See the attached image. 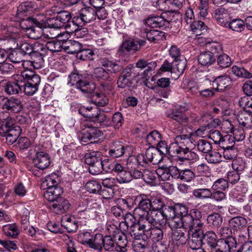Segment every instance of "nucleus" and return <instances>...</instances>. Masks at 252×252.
<instances>
[{
	"mask_svg": "<svg viewBox=\"0 0 252 252\" xmlns=\"http://www.w3.org/2000/svg\"><path fill=\"white\" fill-rule=\"evenodd\" d=\"M89 113L92 116L88 117L85 124V128L81 132L79 136L83 144L93 143L103 134L98 129L100 126H109L111 124L110 119L103 112H101L97 107H90Z\"/></svg>",
	"mask_w": 252,
	"mask_h": 252,
	"instance_id": "nucleus-1",
	"label": "nucleus"
},
{
	"mask_svg": "<svg viewBox=\"0 0 252 252\" xmlns=\"http://www.w3.org/2000/svg\"><path fill=\"white\" fill-rule=\"evenodd\" d=\"M135 218L130 213L126 215L125 220L127 227H129L128 233L129 235L136 240H140L142 238L148 239L150 226H147L146 221L139 218H138V222H135Z\"/></svg>",
	"mask_w": 252,
	"mask_h": 252,
	"instance_id": "nucleus-2",
	"label": "nucleus"
},
{
	"mask_svg": "<svg viewBox=\"0 0 252 252\" xmlns=\"http://www.w3.org/2000/svg\"><path fill=\"white\" fill-rule=\"evenodd\" d=\"M69 83L83 94H92L95 89V84L87 80V75L74 69L69 75Z\"/></svg>",
	"mask_w": 252,
	"mask_h": 252,
	"instance_id": "nucleus-3",
	"label": "nucleus"
},
{
	"mask_svg": "<svg viewBox=\"0 0 252 252\" xmlns=\"http://www.w3.org/2000/svg\"><path fill=\"white\" fill-rule=\"evenodd\" d=\"M21 127L13 123L11 120H7L0 127V135L5 137L6 142L11 145L14 144L21 134Z\"/></svg>",
	"mask_w": 252,
	"mask_h": 252,
	"instance_id": "nucleus-4",
	"label": "nucleus"
},
{
	"mask_svg": "<svg viewBox=\"0 0 252 252\" xmlns=\"http://www.w3.org/2000/svg\"><path fill=\"white\" fill-rule=\"evenodd\" d=\"M41 148L42 146H35L29 150V155L30 156L33 152L35 153V156L32 159L34 166L40 170H44L50 165L51 158L47 153L41 151Z\"/></svg>",
	"mask_w": 252,
	"mask_h": 252,
	"instance_id": "nucleus-5",
	"label": "nucleus"
},
{
	"mask_svg": "<svg viewBox=\"0 0 252 252\" xmlns=\"http://www.w3.org/2000/svg\"><path fill=\"white\" fill-rule=\"evenodd\" d=\"M27 22L31 23L32 25H35L39 31L37 32H42V35L44 38L53 39L58 36L59 33L55 32V29L51 27H46L42 29L43 27H46L45 20L44 16L42 15H38L35 17L28 18Z\"/></svg>",
	"mask_w": 252,
	"mask_h": 252,
	"instance_id": "nucleus-6",
	"label": "nucleus"
},
{
	"mask_svg": "<svg viewBox=\"0 0 252 252\" xmlns=\"http://www.w3.org/2000/svg\"><path fill=\"white\" fill-rule=\"evenodd\" d=\"M177 15L175 10L168 9L161 14L160 16L153 17L147 20L148 25L153 28H159L164 29L168 27L169 23L171 22Z\"/></svg>",
	"mask_w": 252,
	"mask_h": 252,
	"instance_id": "nucleus-7",
	"label": "nucleus"
},
{
	"mask_svg": "<svg viewBox=\"0 0 252 252\" xmlns=\"http://www.w3.org/2000/svg\"><path fill=\"white\" fill-rule=\"evenodd\" d=\"M85 162L89 165V172L92 175H97L101 172V158L99 152L92 151L87 153L85 156Z\"/></svg>",
	"mask_w": 252,
	"mask_h": 252,
	"instance_id": "nucleus-8",
	"label": "nucleus"
},
{
	"mask_svg": "<svg viewBox=\"0 0 252 252\" xmlns=\"http://www.w3.org/2000/svg\"><path fill=\"white\" fill-rule=\"evenodd\" d=\"M195 218L193 215L189 213L181 220V226L185 229H189L190 232L192 230H196L198 228H202L203 223L200 219L201 218V212L199 211H194Z\"/></svg>",
	"mask_w": 252,
	"mask_h": 252,
	"instance_id": "nucleus-9",
	"label": "nucleus"
},
{
	"mask_svg": "<svg viewBox=\"0 0 252 252\" xmlns=\"http://www.w3.org/2000/svg\"><path fill=\"white\" fill-rule=\"evenodd\" d=\"M137 200H139L138 206L134 209L133 216L145 220L152 210L151 200L145 195L139 196Z\"/></svg>",
	"mask_w": 252,
	"mask_h": 252,
	"instance_id": "nucleus-10",
	"label": "nucleus"
},
{
	"mask_svg": "<svg viewBox=\"0 0 252 252\" xmlns=\"http://www.w3.org/2000/svg\"><path fill=\"white\" fill-rule=\"evenodd\" d=\"M0 105L2 109L10 113H19L23 108L21 100L14 97L0 96Z\"/></svg>",
	"mask_w": 252,
	"mask_h": 252,
	"instance_id": "nucleus-11",
	"label": "nucleus"
},
{
	"mask_svg": "<svg viewBox=\"0 0 252 252\" xmlns=\"http://www.w3.org/2000/svg\"><path fill=\"white\" fill-rule=\"evenodd\" d=\"M134 71L135 67L132 64L126 67L122 71L117 81L118 87L123 89L126 87H130L137 76Z\"/></svg>",
	"mask_w": 252,
	"mask_h": 252,
	"instance_id": "nucleus-12",
	"label": "nucleus"
},
{
	"mask_svg": "<svg viewBox=\"0 0 252 252\" xmlns=\"http://www.w3.org/2000/svg\"><path fill=\"white\" fill-rule=\"evenodd\" d=\"M95 9L90 6L81 8L77 15L76 22L81 23L83 26L86 24L92 22L95 20Z\"/></svg>",
	"mask_w": 252,
	"mask_h": 252,
	"instance_id": "nucleus-13",
	"label": "nucleus"
},
{
	"mask_svg": "<svg viewBox=\"0 0 252 252\" xmlns=\"http://www.w3.org/2000/svg\"><path fill=\"white\" fill-rule=\"evenodd\" d=\"M189 248L192 250H199L203 246V231L202 228H198L192 233L188 234V240Z\"/></svg>",
	"mask_w": 252,
	"mask_h": 252,
	"instance_id": "nucleus-14",
	"label": "nucleus"
},
{
	"mask_svg": "<svg viewBox=\"0 0 252 252\" xmlns=\"http://www.w3.org/2000/svg\"><path fill=\"white\" fill-rule=\"evenodd\" d=\"M49 208L53 212L57 214H62L70 210L71 204L68 200L62 197L50 202Z\"/></svg>",
	"mask_w": 252,
	"mask_h": 252,
	"instance_id": "nucleus-15",
	"label": "nucleus"
},
{
	"mask_svg": "<svg viewBox=\"0 0 252 252\" xmlns=\"http://www.w3.org/2000/svg\"><path fill=\"white\" fill-rule=\"evenodd\" d=\"M145 220L148 223L153 226L159 224L165 226L166 221L163 214V210H151L149 214L145 218Z\"/></svg>",
	"mask_w": 252,
	"mask_h": 252,
	"instance_id": "nucleus-16",
	"label": "nucleus"
},
{
	"mask_svg": "<svg viewBox=\"0 0 252 252\" xmlns=\"http://www.w3.org/2000/svg\"><path fill=\"white\" fill-rule=\"evenodd\" d=\"M171 227L172 229V238L173 241L177 242L178 245H183L186 243L188 240V235L186 234V231L184 228L181 227H178L179 225Z\"/></svg>",
	"mask_w": 252,
	"mask_h": 252,
	"instance_id": "nucleus-17",
	"label": "nucleus"
},
{
	"mask_svg": "<svg viewBox=\"0 0 252 252\" xmlns=\"http://www.w3.org/2000/svg\"><path fill=\"white\" fill-rule=\"evenodd\" d=\"M187 65V60L182 59H175L173 61V68L172 71V78L174 80L178 79L184 73Z\"/></svg>",
	"mask_w": 252,
	"mask_h": 252,
	"instance_id": "nucleus-18",
	"label": "nucleus"
},
{
	"mask_svg": "<svg viewBox=\"0 0 252 252\" xmlns=\"http://www.w3.org/2000/svg\"><path fill=\"white\" fill-rule=\"evenodd\" d=\"M114 231L110 232L113 238L117 242L118 246L120 248H125L128 244V240H130V236L128 233L126 234L120 231L114 225Z\"/></svg>",
	"mask_w": 252,
	"mask_h": 252,
	"instance_id": "nucleus-19",
	"label": "nucleus"
},
{
	"mask_svg": "<svg viewBox=\"0 0 252 252\" xmlns=\"http://www.w3.org/2000/svg\"><path fill=\"white\" fill-rule=\"evenodd\" d=\"M24 86V83L20 76L15 81L7 82L4 86V91L9 95L18 94L22 91Z\"/></svg>",
	"mask_w": 252,
	"mask_h": 252,
	"instance_id": "nucleus-20",
	"label": "nucleus"
},
{
	"mask_svg": "<svg viewBox=\"0 0 252 252\" xmlns=\"http://www.w3.org/2000/svg\"><path fill=\"white\" fill-rule=\"evenodd\" d=\"M174 150L171 151L172 153L175 154L178 151L185 150L186 147H189L191 146L190 136L187 135H179L176 136L175 139Z\"/></svg>",
	"mask_w": 252,
	"mask_h": 252,
	"instance_id": "nucleus-21",
	"label": "nucleus"
},
{
	"mask_svg": "<svg viewBox=\"0 0 252 252\" xmlns=\"http://www.w3.org/2000/svg\"><path fill=\"white\" fill-rule=\"evenodd\" d=\"M232 80L226 75L220 76L214 79L212 82L213 89L217 92L224 91L231 85Z\"/></svg>",
	"mask_w": 252,
	"mask_h": 252,
	"instance_id": "nucleus-22",
	"label": "nucleus"
},
{
	"mask_svg": "<svg viewBox=\"0 0 252 252\" xmlns=\"http://www.w3.org/2000/svg\"><path fill=\"white\" fill-rule=\"evenodd\" d=\"M21 79H23V82H26L28 84L39 86L40 82V77L35 73L32 70H25L22 71L20 75Z\"/></svg>",
	"mask_w": 252,
	"mask_h": 252,
	"instance_id": "nucleus-23",
	"label": "nucleus"
},
{
	"mask_svg": "<svg viewBox=\"0 0 252 252\" xmlns=\"http://www.w3.org/2000/svg\"><path fill=\"white\" fill-rule=\"evenodd\" d=\"M203 246L206 249L211 250L216 249L218 246V241L216 233L212 231L203 233Z\"/></svg>",
	"mask_w": 252,
	"mask_h": 252,
	"instance_id": "nucleus-24",
	"label": "nucleus"
},
{
	"mask_svg": "<svg viewBox=\"0 0 252 252\" xmlns=\"http://www.w3.org/2000/svg\"><path fill=\"white\" fill-rule=\"evenodd\" d=\"M175 157H177L181 161L186 160L195 161L199 159V156L195 152L190 150V147H186L185 150L177 151L175 153Z\"/></svg>",
	"mask_w": 252,
	"mask_h": 252,
	"instance_id": "nucleus-25",
	"label": "nucleus"
},
{
	"mask_svg": "<svg viewBox=\"0 0 252 252\" xmlns=\"http://www.w3.org/2000/svg\"><path fill=\"white\" fill-rule=\"evenodd\" d=\"M115 172L117 173V179L120 183H128L132 179V173L125 169V168L120 165L114 166Z\"/></svg>",
	"mask_w": 252,
	"mask_h": 252,
	"instance_id": "nucleus-26",
	"label": "nucleus"
},
{
	"mask_svg": "<svg viewBox=\"0 0 252 252\" xmlns=\"http://www.w3.org/2000/svg\"><path fill=\"white\" fill-rule=\"evenodd\" d=\"M83 244L88 245L93 249L100 252L102 249L103 236L101 234H96L94 237L85 240Z\"/></svg>",
	"mask_w": 252,
	"mask_h": 252,
	"instance_id": "nucleus-27",
	"label": "nucleus"
},
{
	"mask_svg": "<svg viewBox=\"0 0 252 252\" xmlns=\"http://www.w3.org/2000/svg\"><path fill=\"white\" fill-rule=\"evenodd\" d=\"M214 17L217 23L222 27H226L228 24L229 18L227 11L223 7H220L214 11Z\"/></svg>",
	"mask_w": 252,
	"mask_h": 252,
	"instance_id": "nucleus-28",
	"label": "nucleus"
},
{
	"mask_svg": "<svg viewBox=\"0 0 252 252\" xmlns=\"http://www.w3.org/2000/svg\"><path fill=\"white\" fill-rule=\"evenodd\" d=\"M165 114L167 117L173 119L180 125L187 124L189 121V118L186 114L176 110H167Z\"/></svg>",
	"mask_w": 252,
	"mask_h": 252,
	"instance_id": "nucleus-29",
	"label": "nucleus"
},
{
	"mask_svg": "<svg viewBox=\"0 0 252 252\" xmlns=\"http://www.w3.org/2000/svg\"><path fill=\"white\" fill-rule=\"evenodd\" d=\"M63 193L62 188L59 186H56L55 187L48 188L44 193V197L49 201L52 202L59 198H62L61 195Z\"/></svg>",
	"mask_w": 252,
	"mask_h": 252,
	"instance_id": "nucleus-30",
	"label": "nucleus"
},
{
	"mask_svg": "<svg viewBox=\"0 0 252 252\" xmlns=\"http://www.w3.org/2000/svg\"><path fill=\"white\" fill-rule=\"evenodd\" d=\"M214 53L210 51L203 52L198 57V61L202 66H209L215 63L216 58Z\"/></svg>",
	"mask_w": 252,
	"mask_h": 252,
	"instance_id": "nucleus-31",
	"label": "nucleus"
},
{
	"mask_svg": "<svg viewBox=\"0 0 252 252\" xmlns=\"http://www.w3.org/2000/svg\"><path fill=\"white\" fill-rule=\"evenodd\" d=\"M164 226H161V227L158 226L151 227H149V234L150 237L153 241L159 242L163 238L165 228Z\"/></svg>",
	"mask_w": 252,
	"mask_h": 252,
	"instance_id": "nucleus-32",
	"label": "nucleus"
},
{
	"mask_svg": "<svg viewBox=\"0 0 252 252\" xmlns=\"http://www.w3.org/2000/svg\"><path fill=\"white\" fill-rule=\"evenodd\" d=\"M220 250L225 252H230L231 249L236 247V242L233 237L229 238V239H220L218 241V246Z\"/></svg>",
	"mask_w": 252,
	"mask_h": 252,
	"instance_id": "nucleus-33",
	"label": "nucleus"
},
{
	"mask_svg": "<svg viewBox=\"0 0 252 252\" xmlns=\"http://www.w3.org/2000/svg\"><path fill=\"white\" fill-rule=\"evenodd\" d=\"M147 39L150 42L159 43L165 40V33L155 30H151L146 33Z\"/></svg>",
	"mask_w": 252,
	"mask_h": 252,
	"instance_id": "nucleus-34",
	"label": "nucleus"
},
{
	"mask_svg": "<svg viewBox=\"0 0 252 252\" xmlns=\"http://www.w3.org/2000/svg\"><path fill=\"white\" fill-rule=\"evenodd\" d=\"M81 44L76 41L69 40L63 43V49L68 54H73L79 52L81 49Z\"/></svg>",
	"mask_w": 252,
	"mask_h": 252,
	"instance_id": "nucleus-35",
	"label": "nucleus"
},
{
	"mask_svg": "<svg viewBox=\"0 0 252 252\" xmlns=\"http://www.w3.org/2000/svg\"><path fill=\"white\" fill-rule=\"evenodd\" d=\"M147 158L153 164H156L161 161L162 156L158 153V150L154 146L150 147L146 152Z\"/></svg>",
	"mask_w": 252,
	"mask_h": 252,
	"instance_id": "nucleus-36",
	"label": "nucleus"
},
{
	"mask_svg": "<svg viewBox=\"0 0 252 252\" xmlns=\"http://www.w3.org/2000/svg\"><path fill=\"white\" fill-rule=\"evenodd\" d=\"M125 153V147L120 142H114L108 152L110 157L116 158L122 156Z\"/></svg>",
	"mask_w": 252,
	"mask_h": 252,
	"instance_id": "nucleus-37",
	"label": "nucleus"
},
{
	"mask_svg": "<svg viewBox=\"0 0 252 252\" xmlns=\"http://www.w3.org/2000/svg\"><path fill=\"white\" fill-rule=\"evenodd\" d=\"M156 145L157 146L156 149L158 150L160 156L162 155L168 154L171 157H175V154H173L171 152V151L174 150V144H170L168 147L166 142L161 140Z\"/></svg>",
	"mask_w": 252,
	"mask_h": 252,
	"instance_id": "nucleus-38",
	"label": "nucleus"
},
{
	"mask_svg": "<svg viewBox=\"0 0 252 252\" xmlns=\"http://www.w3.org/2000/svg\"><path fill=\"white\" fill-rule=\"evenodd\" d=\"M247 222V220L245 218L237 216L231 219L229 221V224L234 230H238L245 227Z\"/></svg>",
	"mask_w": 252,
	"mask_h": 252,
	"instance_id": "nucleus-39",
	"label": "nucleus"
},
{
	"mask_svg": "<svg viewBox=\"0 0 252 252\" xmlns=\"http://www.w3.org/2000/svg\"><path fill=\"white\" fill-rule=\"evenodd\" d=\"M207 220L209 226L212 228L218 229L222 223L223 219L220 214L215 213L209 215Z\"/></svg>",
	"mask_w": 252,
	"mask_h": 252,
	"instance_id": "nucleus-40",
	"label": "nucleus"
},
{
	"mask_svg": "<svg viewBox=\"0 0 252 252\" xmlns=\"http://www.w3.org/2000/svg\"><path fill=\"white\" fill-rule=\"evenodd\" d=\"M32 146V142L27 137H21L14 143L15 148L21 153L24 152Z\"/></svg>",
	"mask_w": 252,
	"mask_h": 252,
	"instance_id": "nucleus-41",
	"label": "nucleus"
},
{
	"mask_svg": "<svg viewBox=\"0 0 252 252\" xmlns=\"http://www.w3.org/2000/svg\"><path fill=\"white\" fill-rule=\"evenodd\" d=\"M132 161L136 163L135 164L137 165V167L139 166L146 167L149 165V163H151L149 159L147 158L146 153L145 154H139L136 157L131 158L129 159L128 164L130 165Z\"/></svg>",
	"mask_w": 252,
	"mask_h": 252,
	"instance_id": "nucleus-42",
	"label": "nucleus"
},
{
	"mask_svg": "<svg viewBox=\"0 0 252 252\" xmlns=\"http://www.w3.org/2000/svg\"><path fill=\"white\" fill-rule=\"evenodd\" d=\"M233 143L231 145L227 146L225 144L221 143V148L223 149V157L226 159L233 160L237 155V149L233 147Z\"/></svg>",
	"mask_w": 252,
	"mask_h": 252,
	"instance_id": "nucleus-43",
	"label": "nucleus"
},
{
	"mask_svg": "<svg viewBox=\"0 0 252 252\" xmlns=\"http://www.w3.org/2000/svg\"><path fill=\"white\" fill-rule=\"evenodd\" d=\"M93 75L98 81H108L110 78V73L102 67L95 68Z\"/></svg>",
	"mask_w": 252,
	"mask_h": 252,
	"instance_id": "nucleus-44",
	"label": "nucleus"
},
{
	"mask_svg": "<svg viewBox=\"0 0 252 252\" xmlns=\"http://www.w3.org/2000/svg\"><path fill=\"white\" fill-rule=\"evenodd\" d=\"M238 120L240 125L247 128L252 127V113L245 112L238 116Z\"/></svg>",
	"mask_w": 252,
	"mask_h": 252,
	"instance_id": "nucleus-45",
	"label": "nucleus"
},
{
	"mask_svg": "<svg viewBox=\"0 0 252 252\" xmlns=\"http://www.w3.org/2000/svg\"><path fill=\"white\" fill-rule=\"evenodd\" d=\"M59 177L56 174L52 173L46 176L42 183V186L46 187L45 189L48 188L55 187L58 186Z\"/></svg>",
	"mask_w": 252,
	"mask_h": 252,
	"instance_id": "nucleus-46",
	"label": "nucleus"
},
{
	"mask_svg": "<svg viewBox=\"0 0 252 252\" xmlns=\"http://www.w3.org/2000/svg\"><path fill=\"white\" fill-rule=\"evenodd\" d=\"M193 196L199 199H205L211 198L212 191L208 188H201L194 189L192 192Z\"/></svg>",
	"mask_w": 252,
	"mask_h": 252,
	"instance_id": "nucleus-47",
	"label": "nucleus"
},
{
	"mask_svg": "<svg viewBox=\"0 0 252 252\" xmlns=\"http://www.w3.org/2000/svg\"><path fill=\"white\" fill-rule=\"evenodd\" d=\"M35 9V5L32 2L22 3L17 8V15L19 17L24 16L25 13L28 11H32Z\"/></svg>",
	"mask_w": 252,
	"mask_h": 252,
	"instance_id": "nucleus-48",
	"label": "nucleus"
},
{
	"mask_svg": "<svg viewBox=\"0 0 252 252\" xmlns=\"http://www.w3.org/2000/svg\"><path fill=\"white\" fill-rule=\"evenodd\" d=\"M174 2V0H158L156 1H153L152 4L158 9L161 11H168L170 9V6Z\"/></svg>",
	"mask_w": 252,
	"mask_h": 252,
	"instance_id": "nucleus-49",
	"label": "nucleus"
},
{
	"mask_svg": "<svg viewBox=\"0 0 252 252\" xmlns=\"http://www.w3.org/2000/svg\"><path fill=\"white\" fill-rule=\"evenodd\" d=\"M190 29L194 34L200 35L203 32L206 30L207 26L201 21H194L189 25Z\"/></svg>",
	"mask_w": 252,
	"mask_h": 252,
	"instance_id": "nucleus-50",
	"label": "nucleus"
},
{
	"mask_svg": "<svg viewBox=\"0 0 252 252\" xmlns=\"http://www.w3.org/2000/svg\"><path fill=\"white\" fill-rule=\"evenodd\" d=\"M94 55L93 50L90 49H80L79 52L76 54L77 59L81 61H87L94 60Z\"/></svg>",
	"mask_w": 252,
	"mask_h": 252,
	"instance_id": "nucleus-51",
	"label": "nucleus"
},
{
	"mask_svg": "<svg viewBox=\"0 0 252 252\" xmlns=\"http://www.w3.org/2000/svg\"><path fill=\"white\" fill-rule=\"evenodd\" d=\"M31 60L30 61L31 65L35 69H39L44 65V56L32 53L30 56Z\"/></svg>",
	"mask_w": 252,
	"mask_h": 252,
	"instance_id": "nucleus-52",
	"label": "nucleus"
},
{
	"mask_svg": "<svg viewBox=\"0 0 252 252\" xmlns=\"http://www.w3.org/2000/svg\"><path fill=\"white\" fill-rule=\"evenodd\" d=\"M205 159L208 162L212 164H217L221 161V154L215 151H211L205 156Z\"/></svg>",
	"mask_w": 252,
	"mask_h": 252,
	"instance_id": "nucleus-53",
	"label": "nucleus"
},
{
	"mask_svg": "<svg viewBox=\"0 0 252 252\" xmlns=\"http://www.w3.org/2000/svg\"><path fill=\"white\" fill-rule=\"evenodd\" d=\"M121 50L123 52H135L139 50L138 44L135 40L132 39L126 40L122 43Z\"/></svg>",
	"mask_w": 252,
	"mask_h": 252,
	"instance_id": "nucleus-54",
	"label": "nucleus"
},
{
	"mask_svg": "<svg viewBox=\"0 0 252 252\" xmlns=\"http://www.w3.org/2000/svg\"><path fill=\"white\" fill-rule=\"evenodd\" d=\"M3 230L7 236L16 238L18 236L19 231L15 223L5 225Z\"/></svg>",
	"mask_w": 252,
	"mask_h": 252,
	"instance_id": "nucleus-55",
	"label": "nucleus"
},
{
	"mask_svg": "<svg viewBox=\"0 0 252 252\" xmlns=\"http://www.w3.org/2000/svg\"><path fill=\"white\" fill-rule=\"evenodd\" d=\"M161 134L158 131L153 130L147 136L146 140L149 145L154 146L161 140Z\"/></svg>",
	"mask_w": 252,
	"mask_h": 252,
	"instance_id": "nucleus-56",
	"label": "nucleus"
},
{
	"mask_svg": "<svg viewBox=\"0 0 252 252\" xmlns=\"http://www.w3.org/2000/svg\"><path fill=\"white\" fill-rule=\"evenodd\" d=\"M46 50L52 52H58L63 49V43L61 41L51 40L48 42L45 45Z\"/></svg>",
	"mask_w": 252,
	"mask_h": 252,
	"instance_id": "nucleus-57",
	"label": "nucleus"
},
{
	"mask_svg": "<svg viewBox=\"0 0 252 252\" xmlns=\"http://www.w3.org/2000/svg\"><path fill=\"white\" fill-rule=\"evenodd\" d=\"M110 122L111 124L109 126L113 125L115 129H119L122 126L124 122L122 114L119 112L115 113L112 117V121L110 120Z\"/></svg>",
	"mask_w": 252,
	"mask_h": 252,
	"instance_id": "nucleus-58",
	"label": "nucleus"
},
{
	"mask_svg": "<svg viewBox=\"0 0 252 252\" xmlns=\"http://www.w3.org/2000/svg\"><path fill=\"white\" fill-rule=\"evenodd\" d=\"M175 215L176 218H178L180 220L186 215H188V208L185 205L178 203L175 205Z\"/></svg>",
	"mask_w": 252,
	"mask_h": 252,
	"instance_id": "nucleus-59",
	"label": "nucleus"
},
{
	"mask_svg": "<svg viewBox=\"0 0 252 252\" xmlns=\"http://www.w3.org/2000/svg\"><path fill=\"white\" fill-rule=\"evenodd\" d=\"M228 26L232 30L241 32L244 29L245 22L240 19H236L232 20L229 23Z\"/></svg>",
	"mask_w": 252,
	"mask_h": 252,
	"instance_id": "nucleus-60",
	"label": "nucleus"
},
{
	"mask_svg": "<svg viewBox=\"0 0 252 252\" xmlns=\"http://www.w3.org/2000/svg\"><path fill=\"white\" fill-rule=\"evenodd\" d=\"M218 64L221 68H226L232 63L230 58L227 54L223 53L219 55L217 59Z\"/></svg>",
	"mask_w": 252,
	"mask_h": 252,
	"instance_id": "nucleus-61",
	"label": "nucleus"
},
{
	"mask_svg": "<svg viewBox=\"0 0 252 252\" xmlns=\"http://www.w3.org/2000/svg\"><path fill=\"white\" fill-rule=\"evenodd\" d=\"M15 67L7 60L0 64V72L3 75L12 74L14 72Z\"/></svg>",
	"mask_w": 252,
	"mask_h": 252,
	"instance_id": "nucleus-62",
	"label": "nucleus"
},
{
	"mask_svg": "<svg viewBox=\"0 0 252 252\" xmlns=\"http://www.w3.org/2000/svg\"><path fill=\"white\" fill-rule=\"evenodd\" d=\"M197 148L199 151L207 154L212 149L211 144L205 139H200L198 141Z\"/></svg>",
	"mask_w": 252,
	"mask_h": 252,
	"instance_id": "nucleus-63",
	"label": "nucleus"
},
{
	"mask_svg": "<svg viewBox=\"0 0 252 252\" xmlns=\"http://www.w3.org/2000/svg\"><path fill=\"white\" fill-rule=\"evenodd\" d=\"M212 188L213 190L225 191L228 188V181L224 179L220 178L214 182Z\"/></svg>",
	"mask_w": 252,
	"mask_h": 252,
	"instance_id": "nucleus-64",
	"label": "nucleus"
}]
</instances>
